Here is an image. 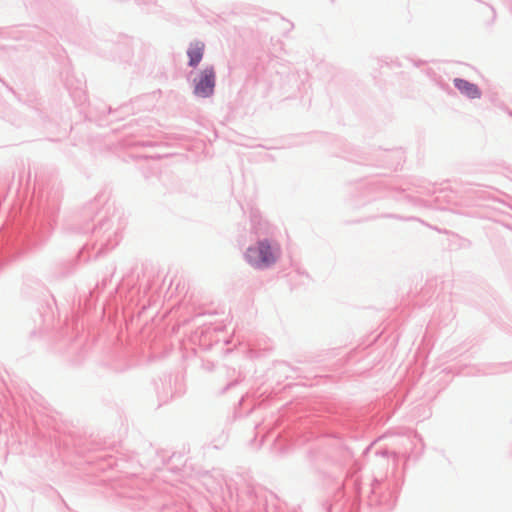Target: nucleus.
<instances>
[{
	"instance_id": "nucleus-1",
	"label": "nucleus",
	"mask_w": 512,
	"mask_h": 512,
	"mask_svg": "<svg viewBox=\"0 0 512 512\" xmlns=\"http://www.w3.org/2000/svg\"><path fill=\"white\" fill-rule=\"evenodd\" d=\"M279 255L277 245L271 244L268 241H260L256 246L250 247L247 250L246 258L251 265L262 268L273 264Z\"/></svg>"
},
{
	"instance_id": "nucleus-2",
	"label": "nucleus",
	"mask_w": 512,
	"mask_h": 512,
	"mask_svg": "<svg viewBox=\"0 0 512 512\" xmlns=\"http://www.w3.org/2000/svg\"><path fill=\"white\" fill-rule=\"evenodd\" d=\"M215 71L213 67H207L201 71L199 77L195 79L194 93L200 97H208L214 91Z\"/></svg>"
},
{
	"instance_id": "nucleus-3",
	"label": "nucleus",
	"mask_w": 512,
	"mask_h": 512,
	"mask_svg": "<svg viewBox=\"0 0 512 512\" xmlns=\"http://www.w3.org/2000/svg\"><path fill=\"white\" fill-rule=\"evenodd\" d=\"M205 45L203 42L195 41L190 44L187 55L189 57V66H197L203 58Z\"/></svg>"
},
{
	"instance_id": "nucleus-4",
	"label": "nucleus",
	"mask_w": 512,
	"mask_h": 512,
	"mask_svg": "<svg viewBox=\"0 0 512 512\" xmlns=\"http://www.w3.org/2000/svg\"><path fill=\"white\" fill-rule=\"evenodd\" d=\"M454 85L462 94L466 95L471 99L480 98L481 96V91L479 90L477 85L470 83L466 80L457 78L454 80Z\"/></svg>"
}]
</instances>
